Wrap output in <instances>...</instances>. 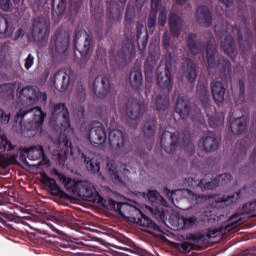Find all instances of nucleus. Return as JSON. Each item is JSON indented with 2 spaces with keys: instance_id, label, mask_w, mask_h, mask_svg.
<instances>
[{
  "instance_id": "nucleus-1",
  "label": "nucleus",
  "mask_w": 256,
  "mask_h": 256,
  "mask_svg": "<svg viewBox=\"0 0 256 256\" xmlns=\"http://www.w3.org/2000/svg\"><path fill=\"white\" fill-rule=\"evenodd\" d=\"M100 203L131 223H137V225L146 227L152 231L160 230L159 226L151 218L143 214L142 211L134 205L127 202H117L112 198H109L108 202L104 198H100Z\"/></svg>"
},
{
  "instance_id": "nucleus-2",
  "label": "nucleus",
  "mask_w": 256,
  "mask_h": 256,
  "mask_svg": "<svg viewBox=\"0 0 256 256\" xmlns=\"http://www.w3.org/2000/svg\"><path fill=\"white\" fill-rule=\"evenodd\" d=\"M54 174L57 176L59 182L66 188V191L78 196L86 202H95L98 195L97 190L93 185L83 180H74L67 177L64 173L55 170Z\"/></svg>"
},
{
  "instance_id": "nucleus-3",
  "label": "nucleus",
  "mask_w": 256,
  "mask_h": 256,
  "mask_svg": "<svg viewBox=\"0 0 256 256\" xmlns=\"http://www.w3.org/2000/svg\"><path fill=\"white\" fill-rule=\"evenodd\" d=\"M162 47L166 51V67L163 72L158 74L156 81L158 82V86H160L161 89H167L168 91H171L173 87V78L170 68L172 67L177 47L171 42V36L167 35V33H165L162 37Z\"/></svg>"
},
{
  "instance_id": "nucleus-4",
  "label": "nucleus",
  "mask_w": 256,
  "mask_h": 256,
  "mask_svg": "<svg viewBox=\"0 0 256 256\" xmlns=\"http://www.w3.org/2000/svg\"><path fill=\"white\" fill-rule=\"evenodd\" d=\"M32 117L31 120L25 122L24 128L27 131H32L44 135L43 126L47 117L46 112H43L40 107H30L28 109L21 108L16 116H14L15 123H19L22 126L23 120L27 115Z\"/></svg>"
},
{
  "instance_id": "nucleus-5",
  "label": "nucleus",
  "mask_w": 256,
  "mask_h": 256,
  "mask_svg": "<svg viewBox=\"0 0 256 256\" xmlns=\"http://www.w3.org/2000/svg\"><path fill=\"white\" fill-rule=\"evenodd\" d=\"M238 13L241 16L244 27L239 28L238 26H233L232 33L234 35L237 34V41L239 43V47L243 54H245L252 49V34L250 31V19L248 16L249 12L247 6L244 5V8L239 6Z\"/></svg>"
},
{
  "instance_id": "nucleus-6",
  "label": "nucleus",
  "mask_w": 256,
  "mask_h": 256,
  "mask_svg": "<svg viewBox=\"0 0 256 256\" xmlns=\"http://www.w3.org/2000/svg\"><path fill=\"white\" fill-rule=\"evenodd\" d=\"M50 126L57 132L66 131L71 127L70 114L65 103L50 105Z\"/></svg>"
},
{
  "instance_id": "nucleus-7",
  "label": "nucleus",
  "mask_w": 256,
  "mask_h": 256,
  "mask_svg": "<svg viewBox=\"0 0 256 256\" xmlns=\"http://www.w3.org/2000/svg\"><path fill=\"white\" fill-rule=\"evenodd\" d=\"M231 173L221 174L218 178H215L212 181L204 182L203 180H197L192 177H187L184 179V185L195 189L200 188L202 191H214L219 185H226L231 181Z\"/></svg>"
},
{
  "instance_id": "nucleus-8",
  "label": "nucleus",
  "mask_w": 256,
  "mask_h": 256,
  "mask_svg": "<svg viewBox=\"0 0 256 256\" xmlns=\"http://www.w3.org/2000/svg\"><path fill=\"white\" fill-rule=\"evenodd\" d=\"M92 38L86 31H76L74 35V47L84 62H88L92 53Z\"/></svg>"
},
{
  "instance_id": "nucleus-9",
  "label": "nucleus",
  "mask_w": 256,
  "mask_h": 256,
  "mask_svg": "<svg viewBox=\"0 0 256 256\" xmlns=\"http://www.w3.org/2000/svg\"><path fill=\"white\" fill-rule=\"evenodd\" d=\"M110 57L115 60L118 65L127 64L136 57V44L128 37L122 41V50H119L116 55L115 51H110Z\"/></svg>"
},
{
  "instance_id": "nucleus-10",
  "label": "nucleus",
  "mask_w": 256,
  "mask_h": 256,
  "mask_svg": "<svg viewBox=\"0 0 256 256\" xmlns=\"http://www.w3.org/2000/svg\"><path fill=\"white\" fill-rule=\"evenodd\" d=\"M109 143L112 149L122 154H127L133 150V146H131L129 140L125 138L122 130H111L109 133Z\"/></svg>"
},
{
  "instance_id": "nucleus-11",
  "label": "nucleus",
  "mask_w": 256,
  "mask_h": 256,
  "mask_svg": "<svg viewBox=\"0 0 256 256\" xmlns=\"http://www.w3.org/2000/svg\"><path fill=\"white\" fill-rule=\"evenodd\" d=\"M68 47L69 33L65 30L57 29L50 40V52H52V54L64 55L67 52Z\"/></svg>"
},
{
  "instance_id": "nucleus-12",
  "label": "nucleus",
  "mask_w": 256,
  "mask_h": 256,
  "mask_svg": "<svg viewBox=\"0 0 256 256\" xmlns=\"http://www.w3.org/2000/svg\"><path fill=\"white\" fill-rule=\"evenodd\" d=\"M89 141L92 145H103L107 140V131L99 121H93L89 125Z\"/></svg>"
},
{
  "instance_id": "nucleus-13",
  "label": "nucleus",
  "mask_w": 256,
  "mask_h": 256,
  "mask_svg": "<svg viewBox=\"0 0 256 256\" xmlns=\"http://www.w3.org/2000/svg\"><path fill=\"white\" fill-rule=\"evenodd\" d=\"M93 91L97 98L105 99L111 93V83L107 76L100 75L93 81Z\"/></svg>"
},
{
  "instance_id": "nucleus-14",
  "label": "nucleus",
  "mask_w": 256,
  "mask_h": 256,
  "mask_svg": "<svg viewBox=\"0 0 256 256\" xmlns=\"http://www.w3.org/2000/svg\"><path fill=\"white\" fill-rule=\"evenodd\" d=\"M179 142V137L169 130L162 133L161 136V147L169 155L173 154Z\"/></svg>"
},
{
  "instance_id": "nucleus-15",
  "label": "nucleus",
  "mask_w": 256,
  "mask_h": 256,
  "mask_svg": "<svg viewBox=\"0 0 256 256\" xmlns=\"http://www.w3.org/2000/svg\"><path fill=\"white\" fill-rule=\"evenodd\" d=\"M127 115L130 120L137 121L141 115L146 111L147 106L144 102H140L137 99L129 100L127 105Z\"/></svg>"
},
{
  "instance_id": "nucleus-16",
  "label": "nucleus",
  "mask_w": 256,
  "mask_h": 256,
  "mask_svg": "<svg viewBox=\"0 0 256 256\" xmlns=\"http://www.w3.org/2000/svg\"><path fill=\"white\" fill-rule=\"evenodd\" d=\"M17 93L19 94V99L26 103V109L33 108L32 105H34L39 98L37 89L32 86L23 87L21 90L18 88Z\"/></svg>"
},
{
  "instance_id": "nucleus-17",
  "label": "nucleus",
  "mask_w": 256,
  "mask_h": 256,
  "mask_svg": "<svg viewBox=\"0 0 256 256\" xmlns=\"http://www.w3.org/2000/svg\"><path fill=\"white\" fill-rule=\"evenodd\" d=\"M148 38H149V35H148L147 28L143 24L138 23L136 25V43H137L138 51L142 56L145 55Z\"/></svg>"
},
{
  "instance_id": "nucleus-18",
  "label": "nucleus",
  "mask_w": 256,
  "mask_h": 256,
  "mask_svg": "<svg viewBox=\"0 0 256 256\" xmlns=\"http://www.w3.org/2000/svg\"><path fill=\"white\" fill-rule=\"evenodd\" d=\"M48 33V26L44 19L37 18L34 20V24H32L31 29V37L34 38L35 41L43 40Z\"/></svg>"
},
{
  "instance_id": "nucleus-19",
  "label": "nucleus",
  "mask_w": 256,
  "mask_h": 256,
  "mask_svg": "<svg viewBox=\"0 0 256 256\" xmlns=\"http://www.w3.org/2000/svg\"><path fill=\"white\" fill-rule=\"evenodd\" d=\"M70 76L64 70H59L53 77V86L58 92H64L69 89Z\"/></svg>"
},
{
  "instance_id": "nucleus-20",
  "label": "nucleus",
  "mask_w": 256,
  "mask_h": 256,
  "mask_svg": "<svg viewBox=\"0 0 256 256\" xmlns=\"http://www.w3.org/2000/svg\"><path fill=\"white\" fill-rule=\"evenodd\" d=\"M220 230L216 229H208L204 233H197L190 235V241H194L195 243H208L212 240H215L217 237H220Z\"/></svg>"
},
{
  "instance_id": "nucleus-21",
  "label": "nucleus",
  "mask_w": 256,
  "mask_h": 256,
  "mask_svg": "<svg viewBox=\"0 0 256 256\" xmlns=\"http://www.w3.org/2000/svg\"><path fill=\"white\" fill-rule=\"evenodd\" d=\"M183 76L190 85H193L196 81V65L195 62L190 58H186L183 63Z\"/></svg>"
},
{
  "instance_id": "nucleus-22",
  "label": "nucleus",
  "mask_w": 256,
  "mask_h": 256,
  "mask_svg": "<svg viewBox=\"0 0 256 256\" xmlns=\"http://www.w3.org/2000/svg\"><path fill=\"white\" fill-rule=\"evenodd\" d=\"M197 21L203 27H209L212 24V12L211 10L205 6L200 5L196 10Z\"/></svg>"
},
{
  "instance_id": "nucleus-23",
  "label": "nucleus",
  "mask_w": 256,
  "mask_h": 256,
  "mask_svg": "<svg viewBox=\"0 0 256 256\" xmlns=\"http://www.w3.org/2000/svg\"><path fill=\"white\" fill-rule=\"evenodd\" d=\"M175 110L179 114V116L182 120L187 119L191 113L190 100L185 96L179 97L178 101H176Z\"/></svg>"
},
{
  "instance_id": "nucleus-24",
  "label": "nucleus",
  "mask_w": 256,
  "mask_h": 256,
  "mask_svg": "<svg viewBox=\"0 0 256 256\" xmlns=\"http://www.w3.org/2000/svg\"><path fill=\"white\" fill-rule=\"evenodd\" d=\"M249 123V118L245 115L237 117L230 121V131L234 135H241L244 133L247 125Z\"/></svg>"
},
{
  "instance_id": "nucleus-25",
  "label": "nucleus",
  "mask_w": 256,
  "mask_h": 256,
  "mask_svg": "<svg viewBox=\"0 0 256 256\" xmlns=\"http://www.w3.org/2000/svg\"><path fill=\"white\" fill-rule=\"evenodd\" d=\"M129 83L131 89L140 92L143 87V73L141 69H132L129 73Z\"/></svg>"
},
{
  "instance_id": "nucleus-26",
  "label": "nucleus",
  "mask_w": 256,
  "mask_h": 256,
  "mask_svg": "<svg viewBox=\"0 0 256 256\" xmlns=\"http://www.w3.org/2000/svg\"><path fill=\"white\" fill-rule=\"evenodd\" d=\"M212 98L217 105L223 104L225 101L226 88L223 82L214 81L212 82Z\"/></svg>"
},
{
  "instance_id": "nucleus-27",
  "label": "nucleus",
  "mask_w": 256,
  "mask_h": 256,
  "mask_svg": "<svg viewBox=\"0 0 256 256\" xmlns=\"http://www.w3.org/2000/svg\"><path fill=\"white\" fill-rule=\"evenodd\" d=\"M186 43H187V48L190 51L191 55L196 56L201 53L202 44H201V41L198 40V36L196 33H192V32L188 33Z\"/></svg>"
},
{
  "instance_id": "nucleus-28",
  "label": "nucleus",
  "mask_w": 256,
  "mask_h": 256,
  "mask_svg": "<svg viewBox=\"0 0 256 256\" xmlns=\"http://www.w3.org/2000/svg\"><path fill=\"white\" fill-rule=\"evenodd\" d=\"M220 46L225 55H233L236 51L235 40L231 34L225 33L224 37H221Z\"/></svg>"
},
{
  "instance_id": "nucleus-29",
  "label": "nucleus",
  "mask_w": 256,
  "mask_h": 256,
  "mask_svg": "<svg viewBox=\"0 0 256 256\" xmlns=\"http://www.w3.org/2000/svg\"><path fill=\"white\" fill-rule=\"evenodd\" d=\"M68 155H73V145L71 141L65 137L63 139V149L57 155L59 166H65Z\"/></svg>"
},
{
  "instance_id": "nucleus-30",
  "label": "nucleus",
  "mask_w": 256,
  "mask_h": 256,
  "mask_svg": "<svg viewBox=\"0 0 256 256\" xmlns=\"http://www.w3.org/2000/svg\"><path fill=\"white\" fill-rule=\"evenodd\" d=\"M15 83H2L0 84V98L6 101H11L15 98Z\"/></svg>"
},
{
  "instance_id": "nucleus-31",
  "label": "nucleus",
  "mask_w": 256,
  "mask_h": 256,
  "mask_svg": "<svg viewBox=\"0 0 256 256\" xmlns=\"http://www.w3.org/2000/svg\"><path fill=\"white\" fill-rule=\"evenodd\" d=\"M83 162L86 164V170L90 173H99L101 170V163L97 157L87 156L85 153H82Z\"/></svg>"
},
{
  "instance_id": "nucleus-32",
  "label": "nucleus",
  "mask_w": 256,
  "mask_h": 256,
  "mask_svg": "<svg viewBox=\"0 0 256 256\" xmlns=\"http://www.w3.org/2000/svg\"><path fill=\"white\" fill-rule=\"evenodd\" d=\"M169 24L172 36L179 37L182 31V22L181 18L175 12H171L169 17Z\"/></svg>"
},
{
  "instance_id": "nucleus-33",
  "label": "nucleus",
  "mask_w": 256,
  "mask_h": 256,
  "mask_svg": "<svg viewBox=\"0 0 256 256\" xmlns=\"http://www.w3.org/2000/svg\"><path fill=\"white\" fill-rule=\"evenodd\" d=\"M14 26L7 16H0V35L11 37L14 33Z\"/></svg>"
},
{
  "instance_id": "nucleus-34",
  "label": "nucleus",
  "mask_w": 256,
  "mask_h": 256,
  "mask_svg": "<svg viewBox=\"0 0 256 256\" xmlns=\"http://www.w3.org/2000/svg\"><path fill=\"white\" fill-rule=\"evenodd\" d=\"M198 96L202 107L207 110L211 107V100L209 95L208 87L205 84H200L197 90Z\"/></svg>"
},
{
  "instance_id": "nucleus-35",
  "label": "nucleus",
  "mask_w": 256,
  "mask_h": 256,
  "mask_svg": "<svg viewBox=\"0 0 256 256\" xmlns=\"http://www.w3.org/2000/svg\"><path fill=\"white\" fill-rule=\"evenodd\" d=\"M42 183L50 189V192H52V195L54 196H62L64 194V191L61 187H59L56 183V180L50 178L46 173L43 175V181Z\"/></svg>"
},
{
  "instance_id": "nucleus-36",
  "label": "nucleus",
  "mask_w": 256,
  "mask_h": 256,
  "mask_svg": "<svg viewBox=\"0 0 256 256\" xmlns=\"http://www.w3.org/2000/svg\"><path fill=\"white\" fill-rule=\"evenodd\" d=\"M147 198L152 207H155L158 210L159 208L164 207V205L166 204V201L163 198V196H161L160 193L156 190L148 191Z\"/></svg>"
},
{
  "instance_id": "nucleus-37",
  "label": "nucleus",
  "mask_w": 256,
  "mask_h": 256,
  "mask_svg": "<svg viewBox=\"0 0 256 256\" xmlns=\"http://www.w3.org/2000/svg\"><path fill=\"white\" fill-rule=\"evenodd\" d=\"M157 128V120L155 116H150L144 125L143 132L147 139H152L155 136Z\"/></svg>"
},
{
  "instance_id": "nucleus-38",
  "label": "nucleus",
  "mask_w": 256,
  "mask_h": 256,
  "mask_svg": "<svg viewBox=\"0 0 256 256\" xmlns=\"http://www.w3.org/2000/svg\"><path fill=\"white\" fill-rule=\"evenodd\" d=\"M205 51H206L208 69L215 68L217 66V63H216L217 48H216V46L214 44L207 43Z\"/></svg>"
},
{
  "instance_id": "nucleus-39",
  "label": "nucleus",
  "mask_w": 256,
  "mask_h": 256,
  "mask_svg": "<svg viewBox=\"0 0 256 256\" xmlns=\"http://www.w3.org/2000/svg\"><path fill=\"white\" fill-rule=\"evenodd\" d=\"M241 198V191H238L234 195L223 196L220 200L216 201V207L225 208L230 207L237 203V201Z\"/></svg>"
},
{
  "instance_id": "nucleus-40",
  "label": "nucleus",
  "mask_w": 256,
  "mask_h": 256,
  "mask_svg": "<svg viewBox=\"0 0 256 256\" xmlns=\"http://www.w3.org/2000/svg\"><path fill=\"white\" fill-rule=\"evenodd\" d=\"M219 142L216 137L207 135L202 137V147L205 152H214L217 150Z\"/></svg>"
},
{
  "instance_id": "nucleus-41",
  "label": "nucleus",
  "mask_w": 256,
  "mask_h": 256,
  "mask_svg": "<svg viewBox=\"0 0 256 256\" xmlns=\"http://www.w3.org/2000/svg\"><path fill=\"white\" fill-rule=\"evenodd\" d=\"M171 101L169 94H159L155 98V108L158 111H165L170 108Z\"/></svg>"
},
{
  "instance_id": "nucleus-42",
  "label": "nucleus",
  "mask_w": 256,
  "mask_h": 256,
  "mask_svg": "<svg viewBox=\"0 0 256 256\" xmlns=\"http://www.w3.org/2000/svg\"><path fill=\"white\" fill-rule=\"evenodd\" d=\"M67 9V0H52V15L63 17Z\"/></svg>"
},
{
  "instance_id": "nucleus-43",
  "label": "nucleus",
  "mask_w": 256,
  "mask_h": 256,
  "mask_svg": "<svg viewBox=\"0 0 256 256\" xmlns=\"http://www.w3.org/2000/svg\"><path fill=\"white\" fill-rule=\"evenodd\" d=\"M27 158L31 161L39 160L42 157H45V150L43 146H31L27 149Z\"/></svg>"
},
{
  "instance_id": "nucleus-44",
  "label": "nucleus",
  "mask_w": 256,
  "mask_h": 256,
  "mask_svg": "<svg viewBox=\"0 0 256 256\" xmlns=\"http://www.w3.org/2000/svg\"><path fill=\"white\" fill-rule=\"evenodd\" d=\"M179 229L188 230L198 225L199 221L196 216L179 218Z\"/></svg>"
},
{
  "instance_id": "nucleus-45",
  "label": "nucleus",
  "mask_w": 256,
  "mask_h": 256,
  "mask_svg": "<svg viewBox=\"0 0 256 256\" xmlns=\"http://www.w3.org/2000/svg\"><path fill=\"white\" fill-rule=\"evenodd\" d=\"M182 194H183L184 198L187 199L191 205H199L200 200L205 199V196H199V195L193 193L189 189H183Z\"/></svg>"
},
{
  "instance_id": "nucleus-46",
  "label": "nucleus",
  "mask_w": 256,
  "mask_h": 256,
  "mask_svg": "<svg viewBox=\"0 0 256 256\" xmlns=\"http://www.w3.org/2000/svg\"><path fill=\"white\" fill-rule=\"evenodd\" d=\"M108 173L115 184H123V180L119 175L118 169L111 163L107 164Z\"/></svg>"
},
{
  "instance_id": "nucleus-47",
  "label": "nucleus",
  "mask_w": 256,
  "mask_h": 256,
  "mask_svg": "<svg viewBox=\"0 0 256 256\" xmlns=\"http://www.w3.org/2000/svg\"><path fill=\"white\" fill-rule=\"evenodd\" d=\"M218 67L220 68V73H224V75L227 76L231 71V62L225 57L220 58L218 61Z\"/></svg>"
},
{
  "instance_id": "nucleus-48",
  "label": "nucleus",
  "mask_w": 256,
  "mask_h": 256,
  "mask_svg": "<svg viewBox=\"0 0 256 256\" xmlns=\"http://www.w3.org/2000/svg\"><path fill=\"white\" fill-rule=\"evenodd\" d=\"M15 149V146L12 144L11 141L8 140L7 137H0V154L4 152H10Z\"/></svg>"
},
{
  "instance_id": "nucleus-49",
  "label": "nucleus",
  "mask_w": 256,
  "mask_h": 256,
  "mask_svg": "<svg viewBox=\"0 0 256 256\" xmlns=\"http://www.w3.org/2000/svg\"><path fill=\"white\" fill-rule=\"evenodd\" d=\"M239 225H242L241 218H238V216H232L230 217V220H228V224L225 226V231L230 232L231 230L237 228Z\"/></svg>"
},
{
  "instance_id": "nucleus-50",
  "label": "nucleus",
  "mask_w": 256,
  "mask_h": 256,
  "mask_svg": "<svg viewBox=\"0 0 256 256\" xmlns=\"http://www.w3.org/2000/svg\"><path fill=\"white\" fill-rule=\"evenodd\" d=\"M208 123L210 128L219 129L221 126H223L224 121L218 116L211 115L208 117Z\"/></svg>"
},
{
  "instance_id": "nucleus-51",
  "label": "nucleus",
  "mask_w": 256,
  "mask_h": 256,
  "mask_svg": "<svg viewBox=\"0 0 256 256\" xmlns=\"http://www.w3.org/2000/svg\"><path fill=\"white\" fill-rule=\"evenodd\" d=\"M154 64H150L148 62L144 63V74H145V80L153 79L154 76Z\"/></svg>"
},
{
  "instance_id": "nucleus-52",
  "label": "nucleus",
  "mask_w": 256,
  "mask_h": 256,
  "mask_svg": "<svg viewBox=\"0 0 256 256\" xmlns=\"http://www.w3.org/2000/svg\"><path fill=\"white\" fill-rule=\"evenodd\" d=\"M76 95L80 101H85L86 87L82 82H78L76 86Z\"/></svg>"
},
{
  "instance_id": "nucleus-53",
  "label": "nucleus",
  "mask_w": 256,
  "mask_h": 256,
  "mask_svg": "<svg viewBox=\"0 0 256 256\" xmlns=\"http://www.w3.org/2000/svg\"><path fill=\"white\" fill-rule=\"evenodd\" d=\"M250 83L256 84V56L252 58V69L248 73Z\"/></svg>"
},
{
  "instance_id": "nucleus-54",
  "label": "nucleus",
  "mask_w": 256,
  "mask_h": 256,
  "mask_svg": "<svg viewBox=\"0 0 256 256\" xmlns=\"http://www.w3.org/2000/svg\"><path fill=\"white\" fill-rule=\"evenodd\" d=\"M157 14L158 12H151L149 13L148 19H147V26L149 29H153L157 24Z\"/></svg>"
},
{
  "instance_id": "nucleus-55",
  "label": "nucleus",
  "mask_w": 256,
  "mask_h": 256,
  "mask_svg": "<svg viewBox=\"0 0 256 256\" xmlns=\"http://www.w3.org/2000/svg\"><path fill=\"white\" fill-rule=\"evenodd\" d=\"M167 21V10L163 8L158 14V25L164 27Z\"/></svg>"
},
{
  "instance_id": "nucleus-56",
  "label": "nucleus",
  "mask_w": 256,
  "mask_h": 256,
  "mask_svg": "<svg viewBox=\"0 0 256 256\" xmlns=\"http://www.w3.org/2000/svg\"><path fill=\"white\" fill-rule=\"evenodd\" d=\"M0 8L4 12H10L13 9V4L11 0H0Z\"/></svg>"
},
{
  "instance_id": "nucleus-57",
  "label": "nucleus",
  "mask_w": 256,
  "mask_h": 256,
  "mask_svg": "<svg viewBox=\"0 0 256 256\" xmlns=\"http://www.w3.org/2000/svg\"><path fill=\"white\" fill-rule=\"evenodd\" d=\"M34 63H35V57L32 54H28L25 59V64H24L25 69L29 71L34 65Z\"/></svg>"
},
{
  "instance_id": "nucleus-58",
  "label": "nucleus",
  "mask_w": 256,
  "mask_h": 256,
  "mask_svg": "<svg viewBox=\"0 0 256 256\" xmlns=\"http://www.w3.org/2000/svg\"><path fill=\"white\" fill-rule=\"evenodd\" d=\"M162 0H151V12L158 13Z\"/></svg>"
},
{
  "instance_id": "nucleus-59",
  "label": "nucleus",
  "mask_w": 256,
  "mask_h": 256,
  "mask_svg": "<svg viewBox=\"0 0 256 256\" xmlns=\"http://www.w3.org/2000/svg\"><path fill=\"white\" fill-rule=\"evenodd\" d=\"M11 116L10 114H6L2 109H0V123L8 124L10 122Z\"/></svg>"
},
{
  "instance_id": "nucleus-60",
  "label": "nucleus",
  "mask_w": 256,
  "mask_h": 256,
  "mask_svg": "<svg viewBox=\"0 0 256 256\" xmlns=\"http://www.w3.org/2000/svg\"><path fill=\"white\" fill-rule=\"evenodd\" d=\"M20 156L19 159L22 163L26 164L27 163V157H28V149L27 148H22L20 147Z\"/></svg>"
},
{
  "instance_id": "nucleus-61",
  "label": "nucleus",
  "mask_w": 256,
  "mask_h": 256,
  "mask_svg": "<svg viewBox=\"0 0 256 256\" xmlns=\"http://www.w3.org/2000/svg\"><path fill=\"white\" fill-rule=\"evenodd\" d=\"M153 87V78H150L149 80H145V95L148 97V95L152 92Z\"/></svg>"
},
{
  "instance_id": "nucleus-62",
  "label": "nucleus",
  "mask_w": 256,
  "mask_h": 256,
  "mask_svg": "<svg viewBox=\"0 0 256 256\" xmlns=\"http://www.w3.org/2000/svg\"><path fill=\"white\" fill-rule=\"evenodd\" d=\"M109 18H110V20H112V21H120V19H121V14H120V10H116V12H115V15L113 16V12H112V10H111V5H110V7H109Z\"/></svg>"
},
{
  "instance_id": "nucleus-63",
  "label": "nucleus",
  "mask_w": 256,
  "mask_h": 256,
  "mask_svg": "<svg viewBox=\"0 0 256 256\" xmlns=\"http://www.w3.org/2000/svg\"><path fill=\"white\" fill-rule=\"evenodd\" d=\"M158 59L156 57L155 53H150L149 56L147 57V60L145 63H150L152 65H156Z\"/></svg>"
},
{
  "instance_id": "nucleus-64",
  "label": "nucleus",
  "mask_w": 256,
  "mask_h": 256,
  "mask_svg": "<svg viewBox=\"0 0 256 256\" xmlns=\"http://www.w3.org/2000/svg\"><path fill=\"white\" fill-rule=\"evenodd\" d=\"M251 166L256 170V147H254L253 152L250 156Z\"/></svg>"
}]
</instances>
